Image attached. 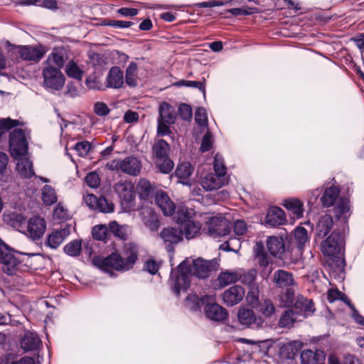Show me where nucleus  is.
I'll return each mask as SVG.
<instances>
[{"label": "nucleus", "instance_id": "f257e3e1", "mask_svg": "<svg viewBox=\"0 0 364 364\" xmlns=\"http://www.w3.org/2000/svg\"><path fill=\"white\" fill-rule=\"evenodd\" d=\"M193 267L188 261L184 260L180 263L176 271H171L170 276V286L171 291L178 296L181 291H186L190 287L191 277L193 274L196 277L205 279L209 277L210 273L217 270L219 262L217 259L205 260L201 257L193 259Z\"/></svg>", "mask_w": 364, "mask_h": 364}, {"label": "nucleus", "instance_id": "f03ea898", "mask_svg": "<svg viewBox=\"0 0 364 364\" xmlns=\"http://www.w3.org/2000/svg\"><path fill=\"white\" fill-rule=\"evenodd\" d=\"M322 195L320 201L323 208H329L334 205L333 213L338 220L343 222V225L347 223L350 216V200L346 198H339L340 188L334 184L323 187Z\"/></svg>", "mask_w": 364, "mask_h": 364}, {"label": "nucleus", "instance_id": "7ed1b4c3", "mask_svg": "<svg viewBox=\"0 0 364 364\" xmlns=\"http://www.w3.org/2000/svg\"><path fill=\"white\" fill-rule=\"evenodd\" d=\"M193 210L188 208H181L177 211L176 223L182 235H184L188 240L196 237L201 229V225L193 218Z\"/></svg>", "mask_w": 364, "mask_h": 364}, {"label": "nucleus", "instance_id": "20e7f679", "mask_svg": "<svg viewBox=\"0 0 364 364\" xmlns=\"http://www.w3.org/2000/svg\"><path fill=\"white\" fill-rule=\"evenodd\" d=\"M30 130L27 128H16L9 134V150L14 159L28 156V139Z\"/></svg>", "mask_w": 364, "mask_h": 364}, {"label": "nucleus", "instance_id": "39448f33", "mask_svg": "<svg viewBox=\"0 0 364 364\" xmlns=\"http://www.w3.org/2000/svg\"><path fill=\"white\" fill-rule=\"evenodd\" d=\"M5 48L8 57L13 61L18 60V58L28 61H38L44 54L41 48L31 46H17L7 41L5 42Z\"/></svg>", "mask_w": 364, "mask_h": 364}, {"label": "nucleus", "instance_id": "423d86ee", "mask_svg": "<svg viewBox=\"0 0 364 364\" xmlns=\"http://www.w3.org/2000/svg\"><path fill=\"white\" fill-rule=\"evenodd\" d=\"M345 247V227L342 230L335 228L328 237L321 242V250L325 256H335L342 252Z\"/></svg>", "mask_w": 364, "mask_h": 364}, {"label": "nucleus", "instance_id": "0eeeda50", "mask_svg": "<svg viewBox=\"0 0 364 364\" xmlns=\"http://www.w3.org/2000/svg\"><path fill=\"white\" fill-rule=\"evenodd\" d=\"M177 114L175 108L166 102L161 103L157 119V134L166 136L171 134L170 125L176 122Z\"/></svg>", "mask_w": 364, "mask_h": 364}, {"label": "nucleus", "instance_id": "6e6552de", "mask_svg": "<svg viewBox=\"0 0 364 364\" xmlns=\"http://www.w3.org/2000/svg\"><path fill=\"white\" fill-rule=\"evenodd\" d=\"M94 264L105 272H107L111 277L114 275L112 270L125 271L122 257L117 253H112L106 257H95Z\"/></svg>", "mask_w": 364, "mask_h": 364}, {"label": "nucleus", "instance_id": "1a4fd4ad", "mask_svg": "<svg viewBox=\"0 0 364 364\" xmlns=\"http://www.w3.org/2000/svg\"><path fill=\"white\" fill-rule=\"evenodd\" d=\"M15 254L21 255L1 240V272L8 275H14L18 270L20 262Z\"/></svg>", "mask_w": 364, "mask_h": 364}, {"label": "nucleus", "instance_id": "9d476101", "mask_svg": "<svg viewBox=\"0 0 364 364\" xmlns=\"http://www.w3.org/2000/svg\"><path fill=\"white\" fill-rule=\"evenodd\" d=\"M43 76L44 85L46 88L58 90L65 83V79L60 70L51 65H48L43 68Z\"/></svg>", "mask_w": 364, "mask_h": 364}, {"label": "nucleus", "instance_id": "9b49d317", "mask_svg": "<svg viewBox=\"0 0 364 364\" xmlns=\"http://www.w3.org/2000/svg\"><path fill=\"white\" fill-rule=\"evenodd\" d=\"M208 225V232L213 238L223 237L228 235L232 229V224L223 217H212L207 221Z\"/></svg>", "mask_w": 364, "mask_h": 364}, {"label": "nucleus", "instance_id": "f8f14e48", "mask_svg": "<svg viewBox=\"0 0 364 364\" xmlns=\"http://www.w3.org/2000/svg\"><path fill=\"white\" fill-rule=\"evenodd\" d=\"M240 323L252 329L258 330L267 326L265 321L259 316H256L250 309H241L237 314Z\"/></svg>", "mask_w": 364, "mask_h": 364}, {"label": "nucleus", "instance_id": "ddd939ff", "mask_svg": "<svg viewBox=\"0 0 364 364\" xmlns=\"http://www.w3.org/2000/svg\"><path fill=\"white\" fill-rule=\"evenodd\" d=\"M46 229L45 220L40 216H33L27 221L26 225V235L32 240H39L43 235Z\"/></svg>", "mask_w": 364, "mask_h": 364}, {"label": "nucleus", "instance_id": "4468645a", "mask_svg": "<svg viewBox=\"0 0 364 364\" xmlns=\"http://www.w3.org/2000/svg\"><path fill=\"white\" fill-rule=\"evenodd\" d=\"M301 321L311 316L316 309L312 300L308 299L304 296L298 295L291 308Z\"/></svg>", "mask_w": 364, "mask_h": 364}, {"label": "nucleus", "instance_id": "2eb2a0df", "mask_svg": "<svg viewBox=\"0 0 364 364\" xmlns=\"http://www.w3.org/2000/svg\"><path fill=\"white\" fill-rule=\"evenodd\" d=\"M117 192L122 200V203L127 208H131L134 204L136 191L131 182L124 181L117 186Z\"/></svg>", "mask_w": 364, "mask_h": 364}, {"label": "nucleus", "instance_id": "dca6fc26", "mask_svg": "<svg viewBox=\"0 0 364 364\" xmlns=\"http://www.w3.org/2000/svg\"><path fill=\"white\" fill-rule=\"evenodd\" d=\"M204 313L205 316L213 321L223 322L228 317V311L213 301L206 302L204 306Z\"/></svg>", "mask_w": 364, "mask_h": 364}, {"label": "nucleus", "instance_id": "f3484780", "mask_svg": "<svg viewBox=\"0 0 364 364\" xmlns=\"http://www.w3.org/2000/svg\"><path fill=\"white\" fill-rule=\"evenodd\" d=\"M333 224L331 215L326 214L319 217L314 228L315 240L324 239L332 230Z\"/></svg>", "mask_w": 364, "mask_h": 364}, {"label": "nucleus", "instance_id": "a211bd4d", "mask_svg": "<svg viewBox=\"0 0 364 364\" xmlns=\"http://www.w3.org/2000/svg\"><path fill=\"white\" fill-rule=\"evenodd\" d=\"M70 233V227L68 225L53 230L48 235L45 245L51 249H56Z\"/></svg>", "mask_w": 364, "mask_h": 364}, {"label": "nucleus", "instance_id": "6ab92c4d", "mask_svg": "<svg viewBox=\"0 0 364 364\" xmlns=\"http://www.w3.org/2000/svg\"><path fill=\"white\" fill-rule=\"evenodd\" d=\"M228 183V176L210 173L201 179L200 184L204 190L210 191L218 189Z\"/></svg>", "mask_w": 364, "mask_h": 364}, {"label": "nucleus", "instance_id": "aec40b11", "mask_svg": "<svg viewBox=\"0 0 364 364\" xmlns=\"http://www.w3.org/2000/svg\"><path fill=\"white\" fill-rule=\"evenodd\" d=\"M287 223L284 211L279 207L272 206L269 208L264 219V223L269 227H277Z\"/></svg>", "mask_w": 364, "mask_h": 364}, {"label": "nucleus", "instance_id": "412c9836", "mask_svg": "<svg viewBox=\"0 0 364 364\" xmlns=\"http://www.w3.org/2000/svg\"><path fill=\"white\" fill-rule=\"evenodd\" d=\"M308 239L307 230L304 227L296 228L293 235L290 237L291 245L287 247V250L289 251V248H291V250L296 248L298 252L301 253Z\"/></svg>", "mask_w": 364, "mask_h": 364}, {"label": "nucleus", "instance_id": "4be33fe9", "mask_svg": "<svg viewBox=\"0 0 364 364\" xmlns=\"http://www.w3.org/2000/svg\"><path fill=\"white\" fill-rule=\"evenodd\" d=\"M245 294V289L241 286L234 285L223 292L222 298L225 304L232 306L242 300Z\"/></svg>", "mask_w": 364, "mask_h": 364}, {"label": "nucleus", "instance_id": "5701e85b", "mask_svg": "<svg viewBox=\"0 0 364 364\" xmlns=\"http://www.w3.org/2000/svg\"><path fill=\"white\" fill-rule=\"evenodd\" d=\"M160 237L167 245L166 250L168 252L173 251V245L178 243L183 239L180 230L172 227L164 228L160 233Z\"/></svg>", "mask_w": 364, "mask_h": 364}, {"label": "nucleus", "instance_id": "b1692460", "mask_svg": "<svg viewBox=\"0 0 364 364\" xmlns=\"http://www.w3.org/2000/svg\"><path fill=\"white\" fill-rule=\"evenodd\" d=\"M142 164L141 161L133 156H127L121 161V171L125 174L136 176L141 170Z\"/></svg>", "mask_w": 364, "mask_h": 364}, {"label": "nucleus", "instance_id": "393cba45", "mask_svg": "<svg viewBox=\"0 0 364 364\" xmlns=\"http://www.w3.org/2000/svg\"><path fill=\"white\" fill-rule=\"evenodd\" d=\"M139 215L143 223L150 231L156 232L158 230L160 223L158 215L151 208L143 207L140 210Z\"/></svg>", "mask_w": 364, "mask_h": 364}, {"label": "nucleus", "instance_id": "a878e982", "mask_svg": "<svg viewBox=\"0 0 364 364\" xmlns=\"http://www.w3.org/2000/svg\"><path fill=\"white\" fill-rule=\"evenodd\" d=\"M267 247L269 252L274 257H277L280 259L283 257L286 249L285 243L283 237L277 236H269L267 237Z\"/></svg>", "mask_w": 364, "mask_h": 364}, {"label": "nucleus", "instance_id": "bb28decb", "mask_svg": "<svg viewBox=\"0 0 364 364\" xmlns=\"http://www.w3.org/2000/svg\"><path fill=\"white\" fill-rule=\"evenodd\" d=\"M155 203L164 215L169 216L174 213L175 204L165 192L161 191L156 193Z\"/></svg>", "mask_w": 364, "mask_h": 364}, {"label": "nucleus", "instance_id": "cd10ccee", "mask_svg": "<svg viewBox=\"0 0 364 364\" xmlns=\"http://www.w3.org/2000/svg\"><path fill=\"white\" fill-rule=\"evenodd\" d=\"M139 246L134 243H129L124 246V256L122 257L125 271L131 269L138 259Z\"/></svg>", "mask_w": 364, "mask_h": 364}, {"label": "nucleus", "instance_id": "c85d7f7f", "mask_svg": "<svg viewBox=\"0 0 364 364\" xmlns=\"http://www.w3.org/2000/svg\"><path fill=\"white\" fill-rule=\"evenodd\" d=\"M16 160V169L23 178H31L35 176L33 163L27 156H21Z\"/></svg>", "mask_w": 364, "mask_h": 364}, {"label": "nucleus", "instance_id": "c756f323", "mask_svg": "<svg viewBox=\"0 0 364 364\" xmlns=\"http://www.w3.org/2000/svg\"><path fill=\"white\" fill-rule=\"evenodd\" d=\"M326 355L323 350H304L300 355L301 364H321L325 361Z\"/></svg>", "mask_w": 364, "mask_h": 364}, {"label": "nucleus", "instance_id": "7c9ffc66", "mask_svg": "<svg viewBox=\"0 0 364 364\" xmlns=\"http://www.w3.org/2000/svg\"><path fill=\"white\" fill-rule=\"evenodd\" d=\"M273 282L278 288H288L294 284V279L291 272L278 269L274 272Z\"/></svg>", "mask_w": 364, "mask_h": 364}, {"label": "nucleus", "instance_id": "2f4dec72", "mask_svg": "<svg viewBox=\"0 0 364 364\" xmlns=\"http://www.w3.org/2000/svg\"><path fill=\"white\" fill-rule=\"evenodd\" d=\"M3 220L8 225L16 229L20 232L26 233V219L21 215L18 213H4L3 215Z\"/></svg>", "mask_w": 364, "mask_h": 364}, {"label": "nucleus", "instance_id": "473e14b6", "mask_svg": "<svg viewBox=\"0 0 364 364\" xmlns=\"http://www.w3.org/2000/svg\"><path fill=\"white\" fill-rule=\"evenodd\" d=\"M68 59V50L63 48H55L52 53L48 55L47 61L50 65L53 64L59 70L63 67L65 63Z\"/></svg>", "mask_w": 364, "mask_h": 364}, {"label": "nucleus", "instance_id": "72a5a7b5", "mask_svg": "<svg viewBox=\"0 0 364 364\" xmlns=\"http://www.w3.org/2000/svg\"><path fill=\"white\" fill-rule=\"evenodd\" d=\"M41 341L36 333L26 331L21 341V346L25 351H36Z\"/></svg>", "mask_w": 364, "mask_h": 364}, {"label": "nucleus", "instance_id": "f704fd0d", "mask_svg": "<svg viewBox=\"0 0 364 364\" xmlns=\"http://www.w3.org/2000/svg\"><path fill=\"white\" fill-rule=\"evenodd\" d=\"M124 84V74L119 67H112L107 76V86L118 89Z\"/></svg>", "mask_w": 364, "mask_h": 364}, {"label": "nucleus", "instance_id": "c9c22d12", "mask_svg": "<svg viewBox=\"0 0 364 364\" xmlns=\"http://www.w3.org/2000/svg\"><path fill=\"white\" fill-rule=\"evenodd\" d=\"M213 300V296L205 295L199 298L196 294L188 295L185 301L186 306L192 311L200 309L201 306H205L206 302Z\"/></svg>", "mask_w": 364, "mask_h": 364}, {"label": "nucleus", "instance_id": "e433bc0d", "mask_svg": "<svg viewBox=\"0 0 364 364\" xmlns=\"http://www.w3.org/2000/svg\"><path fill=\"white\" fill-rule=\"evenodd\" d=\"M194 168L189 162L181 163L178 165L175 171L176 176L178 178V181L186 186H191L190 176L193 172Z\"/></svg>", "mask_w": 364, "mask_h": 364}, {"label": "nucleus", "instance_id": "4c0bfd02", "mask_svg": "<svg viewBox=\"0 0 364 364\" xmlns=\"http://www.w3.org/2000/svg\"><path fill=\"white\" fill-rule=\"evenodd\" d=\"M301 321V318L297 316L296 313H295L292 309H289L285 310L282 314L278 322V326L280 328H290L294 326V323Z\"/></svg>", "mask_w": 364, "mask_h": 364}, {"label": "nucleus", "instance_id": "58836bf2", "mask_svg": "<svg viewBox=\"0 0 364 364\" xmlns=\"http://www.w3.org/2000/svg\"><path fill=\"white\" fill-rule=\"evenodd\" d=\"M135 191H136L139 198L142 200L152 197L154 193V186L145 178H141L138 181Z\"/></svg>", "mask_w": 364, "mask_h": 364}, {"label": "nucleus", "instance_id": "ea45409f", "mask_svg": "<svg viewBox=\"0 0 364 364\" xmlns=\"http://www.w3.org/2000/svg\"><path fill=\"white\" fill-rule=\"evenodd\" d=\"M282 205L292 213L293 217L300 218L303 216L304 208L301 200L291 198L285 200Z\"/></svg>", "mask_w": 364, "mask_h": 364}, {"label": "nucleus", "instance_id": "a19ab883", "mask_svg": "<svg viewBox=\"0 0 364 364\" xmlns=\"http://www.w3.org/2000/svg\"><path fill=\"white\" fill-rule=\"evenodd\" d=\"M41 199L45 205L50 206L55 204L58 197L54 188L50 185H45L41 189Z\"/></svg>", "mask_w": 364, "mask_h": 364}, {"label": "nucleus", "instance_id": "79ce46f5", "mask_svg": "<svg viewBox=\"0 0 364 364\" xmlns=\"http://www.w3.org/2000/svg\"><path fill=\"white\" fill-rule=\"evenodd\" d=\"M238 273H240V275L238 276V281L245 285H247L249 288L252 287V286L255 285H258L255 283V279L257 277V271L255 269H252L245 272L242 269H238Z\"/></svg>", "mask_w": 364, "mask_h": 364}, {"label": "nucleus", "instance_id": "37998d69", "mask_svg": "<svg viewBox=\"0 0 364 364\" xmlns=\"http://www.w3.org/2000/svg\"><path fill=\"white\" fill-rule=\"evenodd\" d=\"M169 151V144L164 139L156 141L153 146V153L158 159L168 156Z\"/></svg>", "mask_w": 364, "mask_h": 364}, {"label": "nucleus", "instance_id": "c03bdc74", "mask_svg": "<svg viewBox=\"0 0 364 364\" xmlns=\"http://www.w3.org/2000/svg\"><path fill=\"white\" fill-rule=\"evenodd\" d=\"M238 269L235 271L222 272L218 277L220 286L225 287L238 281Z\"/></svg>", "mask_w": 364, "mask_h": 364}, {"label": "nucleus", "instance_id": "a18cd8bd", "mask_svg": "<svg viewBox=\"0 0 364 364\" xmlns=\"http://www.w3.org/2000/svg\"><path fill=\"white\" fill-rule=\"evenodd\" d=\"M137 64L134 62H131L126 69L125 82L132 87L137 85Z\"/></svg>", "mask_w": 364, "mask_h": 364}, {"label": "nucleus", "instance_id": "49530a36", "mask_svg": "<svg viewBox=\"0 0 364 364\" xmlns=\"http://www.w3.org/2000/svg\"><path fill=\"white\" fill-rule=\"evenodd\" d=\"M65 73L68 77L77 80H81L84 74V71L73 60L68 63L65 67Z\"/></svg>", "mask_w": 364, "mask_h": 364}, {"label": "nucleus", "instance_id": "de8ad7c7", "mask_svg": "<svg viewBox=\"0 0 364 364\" xmlns=\"http://www.w3.org/2000/svg\"><path fill=\"white\" fill-rule=\"evenodd\" d=\"M259 312H260L266 318H271L275 313L276 308L272 300L266 299L260 302L257 306Z\"/></svg>", "mask_w": 364, "mask_h": 364}, {"label": "nucleus", "instance_id": "09e8293b", "mask_svg": "<svg viewBox=\"0 0 364 364\" xmlns=\"http://www.w3.org/2000/svg\"><path fill=\"white\" fill-rule=\"evenodd\" d=\"M24 124V122L20 119H13L10 117L1 118V134L4 132L9 131L11 129L21 128Z\"/></svg>", "mask_w": 364, "mask_h": 364}, {"label": "nucleus", "instance_id": "8fccbe9b", "mask_svg": "<svg viewBox=\"0 0 364 364\" xmlns=\"http://www.w3.org/2000/svg\"><path fill=\"white\" fill-rule=\"evenodd\" d=\"M64 252L70 257H77L80 255L82 250L81 240H74L65 245Z\"/></svg>", "mask_w": 364, "mask_h": 364}, {"label": "nucleus", "instance_id": "3c124183", "mask_svg": "<svg viewBox=\"0 0 364 364\" xmlns=\"http://www.w3.org/2000/svg\"><path fill=\"white\" fill-rule=\"evenodd\" d=\"M259 289L258 285L252 286V287L249 288L247 294V303L252 307L257 308L259 305Z\"/></svg>", "mask_w": 364, "mask_h": 364}, {"label": "nucleus", "instance_id": "603ef678", "mask_svg": "<svg viewBox=\"0 0 364 364\" xmlns=\"http://www.w3.org/2000/svg\"><path fill=\"white\" fill-rule=\"evenodd\" d=\"M108 235V227L105 225H98L92 228V235L97 240L105 241Z\"/></svg>", "mask_w": 364, "mask_h": 364}, {"label": "nucleus", "instance_id": "864d4df0", "mask_svg": "<svg viewBox=\"0 0 364 364\" xmlns=\"http://www.w3.org/2000/svg\"><path fill=\"white\" fill-rule=\"evenodd\" d=\"M156 166L160 172L167 174L172 171L174 164L168 156H167L164 159H159V161L156 163Z\"/></svg>", "mask_w": 364, "mask_h": 364}, {"label": "nucleus", "instance_id": "5fc2aeb1", "mask_svg": "<svg viewBox=\"0 0 364 364\" xmlns=\"http://www.w3.org/2000/svg\"><path fill=\"white\" fill-rule=\"evenodd\" d=\"M213 169L215 171L214 173L227 176L226 167L224 164L223 159L220 155L218 154L214 157Z\"/></svg>", "mask_w": 364, "mask_h": 364}, {"label": "nucleus", "instance_id": "6e6d98bb", "mask_svg": "<svg viewBox=\"0 0 364 364\" xmlns=\"http://www.w3.org/2000/svg\"><path fill=\"white\" fill-rule=\"evenodd\" d=\"M196 123L200 127L208 126V116L206 110L203 107H198L195 112Z\"/></svg>", "mask_w": 364, "mask_h": 364}, {"label": "nucleus", "instance_id": "4d7b16f0", "mask_svg": "<svg viewBox=\"0 0 364 364\" xmlns=\"http://www.w3.org/2000/svg\"><path fill=\"white\" fill-rule=\"evenodd\" d=\"M108 232L112 233L114 236L118 237L120 239H125L126 234L122 226L117 224V222L112 221L108 225Z\"/></svg>", "mask_w": 364, "mask_h": 364}, {"label": "nucleus", "instance_id": "13d9d810", "mask_svg": "<svg viewBox=\"0 0 364 364\" xmlns=\"http://www.w3.org/2000/svg\"><path fill=\"white\" fill-rule=\"evenodd\" d=\"M176 85L181 87V86H186V87H195L198 88L200 91H201L204 95L205 92V87L203 82L200 81H192V80H179L176 83Z\"/></svg>", "mask_w": 364, "mask_h": 364}, {"label": "nucleus", "instance_id": "bf43d9fd", "mask_svg": "<svg viewBox=\"0 0 364 364\" xmlns=\"http://www.w3.org/2000/svg\"><path fill=\"white\" fill-rule=\"evenodd\" d=\"M9 357L10 355L5 360H1V364H36V359L33 357L24 356L18 360Z\"/></svg>", "mask_w": 364, "mask_h": 364}, {"label": "nucleus", "instance_id": "052dcab7", "mask_svg": "<svg viewBox=\"0 0 364 364\" xmlns=\"http://www.w3.org/2000/svg\"><path fill=\"white\" fill-rule=\"evenodd\" d=\"M180 117L185 121H190L193 117V112L191 107L187 104L182 103L179 105L178 109Z\"/></svg>", "mask_w": 364, "mask_h": 364}, {"label": "nucleus", "instance_id": "680f3d73", "mask_svg": "<svg viewBox=\"0 0 364 364\" xmlns=\"http://www.w3.org/2000/svg\"><path fill=\"white\" fill-rule=\"evenodd\" d=\"M97 209L102 213H112L114 211V205L109 203L105 197H100L96 207Z\"/></svg>", "mask_w": 364, "mask_h": 364}, {"label": "nucleus", "instance_id": "e2e57ef3", "mask_svg": "<svg viewBox=\"0 0 364 364\" xmlns=\"http://www.w3.org/2000/svg\"><path fill=\"white\" fill-rule=\"evenodd\" d=\"M257 9L256 8L242 7L230 9L227 11V12L231 14L233 16H237L252 14L257 12Z\"/></svg>", "mask_w": 364, "mask_h": 364}, {"label": "nucleus", "instance_id": "0e129e2a", "mask_svg": "<svg viewBox=\"0 0 364 364\" xmlns=\"http://www.w3.org/2000/svg\"><path fill=\"white\" fill-rule=\"evenodd\" d=\"M53 218L60 220H65L69 218L68 210L60 203H58L53 210Z\"/></svg>", "mask_w": 364, "mask_h": 364}, {"label": "nucleus", "instance_id": "69168bd1", "mask_svg": "<svg viewBox=\"0 0 364 364\" xmlns=\"http://www.w3.org/2000/svg\"><path fill=\"white\" fill-rule=\"evenodd\" d=\"M74 149L78 153L80 156H85L90 150V144L87 141H83L80 142H77Z\"/></svg>", "mask_w": 364, "mask_h": 364}, {"label": "nucleus", "instance_id": "338daca9", "mask_svg": "<svg viewBox=\"0 0 364 364\" xmlns=\"http://www.w3.org/2000/svg\"><path fill=\"white\" fill-rule=\"evenodd\" d=\"M234 232L237 235H243L247 230V225L242 220H237L232 225Z\"/></svg>", "mask_w": 364, "mask_h": 364}, {"label": "nucleus", "instance_id": "774afa93", "mask_svg": "<svg viewBox=\"0 0 364 364\" xmlns=\"http://www.w3.org/2000/svg\"><path fill=\"white\" fill-rule=\"evenodd\" d=\"M85 182L91 188H97L100 183V179L97 173L90 172L86 176Z\"/></svg>", "mask_w": 364, "mask_h": 364}]
</instances>
